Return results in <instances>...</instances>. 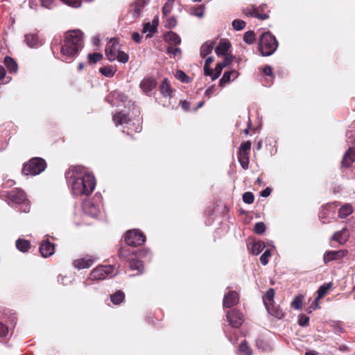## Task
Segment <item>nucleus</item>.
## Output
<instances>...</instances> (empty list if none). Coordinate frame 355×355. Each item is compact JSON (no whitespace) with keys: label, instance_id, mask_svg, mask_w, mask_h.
I'll return each mask as SVG.
<instances>
[{"label":"nucleus","instance_id":"nucleus-1","mask_svg":"<svg viewBox=\"0 0 355 355\" xmlns=\"http://www.w3.org/2000/svg\"><path fill=\"white\" fill-rule=\"evenodd\" d=\"M83 46V33L81 31L76 29L66 32L60 49L62 60L72 62Z\"/></svg>","mask_w":355,"mask_h":355},{"label":"nucleus","instance_id":"nucleus-2","mask_svg":"<svg viewBox=\"0 0 355 355\" xmlns=\"http://www.w3.org/2000/svg\"><path fill=\"white\" fill-rule=\"evenodd\" d=\"M71 180V189L74 196H89L96 187L94 175L83 171L80 167H75Z\"/></svg>","mask_w":355,"mask_h":355},{"label":"nucleus","instance_id":"nucleus-3","mask_svg":"<svg viewBox=\"0 0 355 355\" xmlns=\"http://www.w3.org/2000/svg\"><path fill=\"white\" fill-rule=\"evenodd\" d=\"M9 205L14 207L20 206V211L28 213L30 211V202L26 198L25 193L21 189H14L9 191L6 196Z\"/></svg>","mask_w":355,"mask_h":355},{"label":"nucleus","instance_id":"nucleus-4","mask_svg":"<svg viewBox=\"0 0 355 355\" xmlns=\"http://www.w3.org/2000/svg\"><path fill=\"white\" fill-rule=\"evenodd\" d=\"M277 46L278 42L275 37L270 32H266L261 35L259 42V49L263 56L271 55Z\"/></svg>","mask_w":355,"mask_h":355},{"label":"nucleus","instance_id":"nucleus-5","mask_svg":"<svg viewBox=\"0 0 355 355\" xmlns=\"http://www.w3.org/2000/svg\"><path fill=\"white\" fill-rule=\"evenodd\" d=\"M46 163L40 157H34L24 164L22 173L25 175H36L45 170Z\"/></svg>","mask_w":355,"mask_h":355},{"label":"nucleus","instance_id":"nucleus-6","mask_svg":"<svg viewBox=\"0 0 355 355\" xmlns=\"http://www.w3.org/2000/svg\"><path fill=\"white\" fill-rule=\"evenodd\" d=\"M114 272V267L111 265L98 266L92 270L89 275L92 280H103L108 277H112Z\"/></svg>","mask_w":355,"mask_h":355},{"label":"nucleus","instance_id":"nucleus-7","mask_svg":"<svg viewBox=\"0 0 355 355\" xmlns=\"http://www.w3.org/2000/svg\"><path fill=\"white\" fill-rule=\"evenodd\" d=\"M127 245L132 247L141 245L146 241V236L139 230H129L125 236Z\"/></svg>","mask_w":355,"mask_h":355},{"label":"nucleus","instance_id":"nucleus-8","mask_svg":"<svg viewBox=\"0 0 355 355\" xmlns=\"http://www.w3.org/2000/svg\"><path fill=\"white\" fill-rule=\"evenodd\" d=\"M119 51L120 45L118 41L115 39H111L106 44L105 55L110 61H114Z\"/></svg>","mask_w":355,"mask_h":355},{"label":"nucleus","instance_id":"nucleus-9","mask_svg":"<svg viewBox=\"0 0 355 355\" xmlns=\"http://www.w3.org/2000/svg\"><path fill=\"white\" fill-rule=\"evenodd\" d=\"M146 4V0H136L134 1L129 8V13L132 15V18H140Z\"/></svg>","mask_w":355,"mask_h":355},{"label":"nucleus","instance_id":"nucleus-10","mask_svg":"<svg viewBox=\"0 0 355 355\" xmlns=\"http://www.w3.org/2000/svg\"><path fill=\"white\" fill-rule=\"evenodd\" d=\"M96 260V257L87 255L85 257L75 259L73 261V266L78 270L88 268L94 263Z\"/></svg>","mask_w":355,"mask_h":355},{"label":"nucleus","instance_id":"nucleus-11","mask_svg":"<svg viewBox=\"0 0 355 355\" xmlns=\"http://www.w3.org/2000/svg\"><path fill=\"white\" fill-rule=\"evenodd\" d=\"M227 318L229 323L235 328L239 327L243 322V315L235 309L227 313Z\"/></svg>","mask_w":355,"mask_h":355},{"label":"nucleus","instance_id":"nucleus-12","mask_svg":"<svg viewBox=\"0 0 355 355\" xmlns=\"http://www.w3.org/2000/svg\"><path fill=\"white\" fill-rule=\"evenodd\" d=\"M239 294L234 291H230L224 295L223 305L225 308H231L239 302Z\"/></svg>","mask_w":355,"mask_h":355},{"label":"nucleus","instance_id":"nucleus-13","mask_svg":"<svg viewBox=\"0 0 355 355\" xmlns=\"http://www.w3.org/2000/svg\"><path fill=\"white\" fill-rule=\"evenodd\" d=\"M24 42L31 49H37L43 44L37 33H28L24 35Z\"/></svg>","mask_w":355,"mask_h":355},{"label":"nucleus","instance_id":"nucleus-14","mask_svg":"<svg viewBox=\"0 0 355 355\" xmlns=\"http://www.w3.org/2000/svg\"><path fill=\"white\" fill-rule=\"evenodd\" d=\"M83 209L86 215L91 217H96L99 213V207L92 200H86L83 203Z\"/></svg>","mask_w":355,"mask_h":355},{"label":"nucleus","instance_id":"nucleus-15","mask_svg":"<svg viewBox=\"0 0 355 355\" xmlns=\"http://www.w3.org/2000/svg\"><path fill=\"white\" fill-rule=\"evenodd\" d=\"M266 7V5L263 4L259 7V8H247L244 12L247 16L254 17L259 19H266L268 18V15L266 13H260L259 10L261 11H263L265 8Z\"/></svg>","mask_w":355,"mask_h":355},{"label":"nucleus","instance_id":"nucleus-16","mask_svg":"<svg viewBox=\"0 0 355 355\" xmlns=\"http://www.w3.org/2000/svg\"><path fill=\"white\" fill-rule=\"evenodd\" d=\"M40 252L43 257H48L53 254L54 244L51 243L49 239L43 240L40 246Z\"/></svg>","mask_w":355,"mask_h":355},{"label":"nucleus","instance_id":"nucleus-17","mask_svg":"<svg viewBox=\"0 0 355 355\" xmlns=\"http://www.w3.org/2000/svg\"><path fill=\"white\" fill-rule=\"evenodd\" d=\"M112 120L116 126L125 125L129 123L130 121V117L128 114L120 111L112 116Z\"/></svg>","mask_w":355,"mask_h":355},{"label":"nucleus","instance_id":"nucleus-18","mask_svg":"<svg viewBox=\"0 0 355 355\" xmlns=\"http://www.w3.org/2000/svg\"><path fill=\"white\" fill-rule=\"evenodd\" d=\"M349 237V234L348 230L345 227L341 230L335 232L331 236V240L338 241L340 244H344L348 241Z\"/></svg>","mask_w":355,"mask_h":355},{"label":"nucleus","instance_id":"nucleus-19","mask_svg":"<svg viewBox=\"0 0 355 355\" xmlns=\"http://www.w3.org/2000/svg\"><path fill=\"white\" fill-rule=\"evenodd\" d=\"M353 162H355V148H349L343 155L342 166L348 168Z\"/></svg>","mask_w":355,"mask_h":355},{"label":"nucleus","instance_id":"nucleus-20","mask_svg":"<svg viewBox=\"0 0 355 355\" xmlns=\"http://www.w3.org/2000/svg\"><path fill=\"white\" fill-rule=\"evenodd\" d=\"M156 85V81L152 78H146L143 79L139 85L140 88L146 94L153 89Z\"/></svg>","mask_w":355,"mask_h":355},{"label":"nucleus","instance_id":"nucleus-21","mask_svg":"<svg viewBox=\"0 0 355 355\" xmlns=\"http://www.w3.org/2000/svg\"><path fill=\"white\" fill-rule=\"evenodd\" d=\"M344 256V252L342 250L338 251H327L324 254L323 261L324 263H327L333 260L336 259L338 257Z\"/></svg>","mask_w":355,"mask_h":355},{"label":"nucleus","instance_id":"nucleus-22","mask_svg":"<svg viewBox=\"0 0 355 355\" xmlns=\"http://www.w3.org/2000/svg\"><path fill=\"white\" fill-rule=\"evenodd\" d=\"M238 75V72L235 70L225 71L220 80V86L224 87L226 83L236 78Z\"/></svg>","mask_w":355,"mask_h":355},{"label":"nucleus","instance_id":"nucleus-23","mask_svg":"<svg viewBox=\"0 0 355 355\" xmlns=\"http://www.w3.org/2000/svg\"><path fill=\"white\" fill-rule=\"evenodd\" d=\"M215 45V42L212 40H209L205 42L200 48V56L202 58H205L207 55H209L213 50Z\"/></svg>","mask_w":355,"mask_h":355},{"label":"nucleus","instance_id":"nucleus-24","mask_svg":"<svg viewBox=\"0 0 355 355\" xmlns=\"http://www.w3.org/2000/svg\"><path fill=\"white\" fill-rule=\"evenodd\" d=\"M354 211V208L351 204L345 203L341 206L338 211V216L340 218H346Z\"/></svg>","mask_w":355,"mask_h":355},{"label":"nucleus","instance_id":"nucleus-25","mask_svg":"<svg viewBox=\"0 0 355 355\" xmlns=\"http://www.w3.org/2000/svg\"><path fill=\"white\" fill-rule=\"evenodd\" d=\"M268 312L277 319H282L284 316V313L279 306H275L273 304L266 307Z\"/></svg>","mask_w":355,"mask_h":355},{"label":"nucleus","instance_id":"nucleus-26","mask_svg":"<svg viewBox=\"0 0 355 355\" xmlns=\"http://www.w3.org/2000/svg\"><path fill=\"white\" fill-rule=\"evenodd\" d=\"M230 47L228 41H220L215 49V52L218 55H225Z\"/></svg>","mask_w":355,"mask_h":355},{"label":"nucleus","instance_id":"nucleus-27","mask_svg":"<svg viewBox=\"0 0 355 355\" xmlns=\"http://www.w3.org/2000/svg\"><path fill=\"white\" fill-rule=\"evenodd\" d=\"M250 250L254 255H258L265 248L264 242L261 241H254L250 244Z\"/></svg>","mask_w":355,"mask_h":355},{"label":"nucleus","instance_id":"nucleus-28","mask_svg":"<svg viewBox=\"0 0 355 355\" xmlns=\"http://www.w3.org/2000/svg\"><path fill=\"white\" fill-rule=\"evenodd\" d=\"M157 21L153 20V23L148 22L144 24L143 28V32L148 33V37H152L153 34L157 31Z\"/></svg>","mask_w":355,"mask_h":355},{"label":"nucleus","instance_id":"nucleus-29","mask_svg":"<svg viewBox=\"0 0 355 355\" xmlns=\"http://www.w3.org/2000/svg\"><path fill=\"white\" fill-rule=\"evenodd\" d=\"M160 91L164 97H172V89L166 78L162 81L160 85Z\"/></svg>","mask_w":355,"mask_h":355},{"label":"nucleus","instance_id":"nucleus-30","mask_svg":"<svg viewBox=\"0 0 355 355\" xmlns=\"http://www.w3.org/2000/svg\"><path fill=\"white\" fill-rule=\"evenodd\" d=\"M275 296V290L273 288H269L263 297V301L265 306H268L273 304Z\"/></svg>","mask_w":355,"mask_h":355},{"label":"nucleus","instance_id":"nucleus-31","mask_svg":"<svg viewBox=\"0 0 355 355\" xmlns=\"http://www.w3.org/2000/svg\"><path fill=\"white\" fill-rule=\"evenodd\" d=\"M4 64L10 71V73H15L17 70V64L13 58L6 56L4 58Z\"/></svg>","mask_w":355,"mask_h":355},{"label":"nucleus","instance_id":"nucleus-32","mask_svg":"<svg viewBox=\"0 0 355 355\" xmlns=\"http://www.w3.org/2000/svg\"><path fill=\"white\" fill-rule=\"evenodd\" d=\"M16 248L19 251L26 252L31 248V243L28 240L19 239L16 241Z\"/></svg>","mask_w":355,"mask_h":355},{"label":"nucleus","instance_id":"nucleus-33","mask_svg":"<svg viewBox=\"0 0 355 355\" xmlns=\"http://www.w3.org/2000/svg\"><path fill=\"white\" fill-rule=\"evenodd\" d=\"M249 155L250 153H239V162L245 170L248 169L249 166Z\"/></svg>","mask_w":355,"mask_h":355},{"label":"nucleus","instance_id":"nucleus-34","mask_svg":"<svg viewBox=\"0 0 355 355\" xmlns=\"http://www.w3.org/2000/svg\"><path fill=\"white\" fill-rule=\"evenodd\" d=\"M125 297V294L121 291H118L115 293L110 295V300L114 304H119Z\"/></svg>","mask_w":355,"mask_h":355},{"label":"nucleus","instance_id":"nucleus-35","mask_svg":"<svg viewBox=\"0 0 355 355\" xmlns=\"http://www.w3.org/2000/svg\"><path fill=\"white\" fill-rule=\"evenodd\" d=\"M331 283H328L319 287L317 291L318 296L315 298V302H317L320 298L323 297V296L327 293L328 290L331 287Z\"/></svg>","mask_w":355,"mask_h":355},{"label":"nucleus","instance_id":"nucleus-36","mask_svg":"<svg viewBox=\"0 0 355 355\" xmlns=\"http://www.w3.org/2000/svg\"><path fill=\"white\" fill-rule=\"evenodd\" d=\"M99 72L106 77H113L115 74L116 69L112 67H103L99 69Z\"/></svg>","mask_w":355,"mask_h":355},{"label":"nucleus","instance_id":"nucleus-37","mask_svg":"<svg viewBox=\"0 0 355 355\" xmlns=\"http://www.w3.org/2000/svg\"><path fill=\"white\" fill-rule=\"evenodd\" d=\"M239 352L241 355H252V350L245 341L239 345Z\"/></svg>","mask_w":355,"mask_h":355},{"label":"nucleus","instance_id":"nucleus-38","mask_svg":"<svg viewBox=\"0 0 355 355\" xmlns=\"http://www.w3.org/2000/svg\"><path fill=\"white\" fill-rule=\"evenodd\" d=\"M130 267L132 270H136L141 272L144 269V264L141 261L133 259L130 261Z\"/></svg>","mask_w":355,"mask_h":355},{"label":"nucleus","instance_id":"nucleus-39","mask_svg":"<svg viewBox=\"0 0 355 355\" xmlns=\"http://www.w3.org/2000/svg\"><path fill=\"white\" fill-rule=\"evenodd\" d=\"M166 40L173 44H179L181 39L178 34L174 32H170L166 35Z\"/></svg>","mask_w":355,"mask_h":355},{"label":"nucleus","instance_id":"nucleus-40","mask_svg":"<svg viewBox=\"0 0 355 355\" xmlns=\"http://www.w3.org/2000/svg\"><path fill=\"white\" fill-rule=\"evenodd\" d=\"M174 0H168L162 8V13L164 16L169 15L172 10Z\"/></svg>","mask_w":355,"mask_h":355},{"label":"nucleus","instance_id":"nucleus-41","mask_svg":"<svg viewBox=\"0 0 355 355\" xmlns=\"http://www.w3.org/2000/svg\"><path fill=\"white\" fill-rule=\"evenodd\" d=\"M254 33L252 31H247L243 35V40L245 42L249 44H251L254 42Z\"/></svg>","mask_w":355,"mask_h":355},{"label":"nucleus","instance_id":"nucleus-42","mask_svg":"<svg viewBox=\"0 0 355 355\" xmlns=\"http://www.w3.org/2000/svg\"><path fill=\"white\" fill-rule=\"evenodd\" d=\"M175 77L183 83L190 82V78L182 71L178 70L175 73Z\"/></svg>","mask_w":355,"mask_h":355},{"label":"nucleus","instance_id":"nucleus-43","mask_svg":"<svg viewBox=\"0 0 355 355\" xmlns=\"http://www.w3.org/2000/svg\"><path fill=\"white\" fill-rule=\"evenodd\" d=\"M166 51L168 54L172 55L174 58L180 56L181 54V49L179 47H174L170 45L167 47Z\"/></svg>","mask_w":355,"mask_h":355},{"label":"nucleus","instance_id":"nucleus-44","mask_svg":"<svg viewBox=\"0 0 355 355\" xmlns=\"http://www.w3.org/2000/svg\"><path fill=\"white\" fill-rule=\"evenodd\" d=\"M87 58L92 63H96L97 62H98L101 60H102L103 55L101 53H89L87 55Z\"/></svg>","mask_w":355,"mask_h":355},{"label":"nucleus","instance_id":"nucleus-45","mask_svg":"<svg viewBox=\"0 0 355 355\" xmlns=\"http://www.w3.org/2000/svg\"><path fill=\"white\" fill-rule=\"evenodd\" d=\"M232 26L236 31L243 30L245 26V22L241 19H235L232 21Z\"/></svg>","mask_w":355,"mask_h":355},{"label":"nucleus","instance_id":"nucleus-46","mask_svg":"<svg viewBox=\"0 0 355 355\" xmlns=\"http://www.w3.org/2000/svg\"><path fill=\"white\" fill-rule=\"evenodd\" d=\"M254 231L257 234H262L266 231V225L263 222H258L255 223Z\"/></svg>","mask_w":355,"mask_h":355},{"label":"nucleus","instance_id":"nucleus-47","mask_svg":"<svg viewBox=\"0 0 355 355\" xmlns=\"http://www.w3.org/2000/svg\"><path fill=\"white\" fill-rule=\"evenodd\" d=\"M63 3L73 8H80L82 5L81 0H60Z\"/></svg>","mask_w":355,"mask_h":355},{"label":"nucleus","instance_id":"nucleus-48","mask_svg":"<svg viewBox=\"0 0 355 355\" xmlns=\"http://www.w3.org/2000/svg\"><path fill=\"white\" fill-rule=\"evenodd\" d=\"M271 256V252L270 249H267L260 257V261L262 265L266 266L268 264L269 260L268 258Z\"/></svg>","mask_w":355,"mask_h":355},{"label":"nucleus","instance_id":"nucleus-49","mask_svg":"<svg viewBox=\"0 0 355 355\" xmlns=\"http://www.w3.org/2000/svg\"><path fill=\"white\" fill-rule=\"evenodd\" d=\"M250 148H251V142L250 141H247L241 144L239 153H250Z\"/></svg>","mask_w":355,"mask_h":355},{"label":"nucleus","instance_id":"nucleus-50","mask_svg":"<svg viewBox=\"0 0 355 355\" xmlns=\"http://www.w3.org/2000/svg\"><path fill=\"white\" fill-rule=\"evenodd\" d=\"M116 55L117 58L116 60H117L119 62L125 64L128 62L129 56L126 53L119 51Z\"/></svg>","mask_w":355,"mask_h":355},{"label":"nucleus","instance_id":"nucleus-51","mask_svg":"<svg viewBox=\"0 0 355 355\" xmlns=\"http://www.w3.org/2000/svg\"><path fill=\"white\" fill-rule=\"evenodd\" d=\"M254 197L252 193L245 192L243 194V200L248 204H252L254 202Z\"/></svg>","mask_w":355,"mask_h":355},{"label":"nucleus","instance_id":"nucleus-52","mask_svg":"<svg viewBox=\"0 0 355 355\" xmlns=\"http://www.w3.org/2000/svg\"><path fill=\"white\" fill-rule=\"evenodd\" d=\"M291 306L297 310L301 309L302 307V300L300 297H295L291 302Z\"/></svg>","mask_w":355,"mask_h":355},{"label":"nucleus","instance_id":"nucleus-53","mask_svg":"<svg viewBox=\"0 0 355 355\" xmlns=\"http://www.w3.org/2000/svg\"><path fill=\"white\" fill-rule=\"evenodd\" d=\"M222 70H223V68L219 64H217L214 70L212 71V75L211 76V80H214L217 79L220 76Z\"/></svg>","mask_w":355,"mask_h":355},{"label":"nucleus","instance_id":"nucleus-54","mask_svg":"<svg viewBox=\"0 0 355 355\" xmlns=\"http://www.w3.org/2000/svg\"><path fill=\"white\" fill-rule=\"evenodd\" d=\"M309 318L305 315H300L299 317L298 324L302 327L309 325Z\"/></svg>","mask_w":355,"mask_h":355},{"label":"nucleus","instance_id":"nucleus-55","mask_svg":"<svg viewBox=\"0 0 355 355\" xmlns=\"http://www.w3.org/2000/svg\"><path fill=\"white\" fill-rule=\"evenodd\" d=\"M176 25H177V20L174 17H169L168 19H167L166 23V27L167 28H169V29L173 28L174 27H175Z\"/></svg>","mask_w":355,"mask_h":355},{"label":"nucleus","instance_id":"nucleus-56","mask_svg":"<svg viewBox=\"0 0 355 355\" xmlns=\"http://www.w3.org/2000/svg\"><path fill=\"white\" fill-rule=\"evenodd\" d=\"M55 0H40L41 6L47 9H51Z\"/></svg>","mask_w":355,"mask_h":355},{"label":"nucleus","instance_id":"nucleus-57","mask_svg":"<svg viewBox=\"0 0 355 355\" xmlns=\"http://www.w3.org/2000/svg\"><path fill=\"white\" fill-rule=\"evenodd\" d=\"M192 14L198 17H202L204 15V8L198 7L193 9Z\"/></svg>","mask_w":355,"mask_h":355},{"label":"nucleus","instance_id":"nucleus-58","mask_svg":"<svg viewBox=\"0 0 355 355\" xmlns=\"http://www.w3.org/2000/svg\"><path fill=\"white\" fill-rule=\"evenodd\" d=\"M8 327L3 323L0 322V337H5L8 334Z\"/></svg>","mask_w":355,"mask_h":355},{"label":"nucleus","instance_id":"nucleus-59","mask_svg":"<svg viewBox=\"0 0 355 355\" xmlns=\"http://www.w3.org/2000/svg\"><path fill=\"white\" fill-rule=\"evenodd\" d=\"M132 38L137 43H140V42L141 40V37L140 34L137 32H134L132 33Z\"/></svg>","mask_w":355,"mask_h":355},{"label":"nucleus","instance_id":"nucleus-60","mask_svg":"<svg viewBox=\"0 0 355 355\" xmlns=\"http://www.w3.org/2000/svg\"><path fill=\"white\" fill-rule=\"evenodd\" d=\"M204 72L206 76H211L212 75V70L210 68V65L205 64L204 65Z\"/></svg>","mask_w":355,"mask_h":355},{"label":"nucleus","instance_id":"nucleus-61","mask_svg":"<svg viewBox=\"0 0 355 355\" xmlns=\"http://www.w3.org/2000/svg\"><path fill=\"white\" fill-rule=\"evenodd\" d=\"M263 73L267 76H272V68L270 66H266L263 69Z\"/></svg>","mask_w":355,"mask_h":355},{"label":"nucleus","instance_id":"nucleus-62","mask_svg":"<svg viewBox=\"0 0 355 355\" xmlns=\"http://www.w3.org/2000/svg\"><path fill=\"white\" fill-rule=\"evenodd\" d=\"M270 193H271V189H270L269 187H266L265 189H263L261 191V196L263 197H268L270 196Z\"/></svg>","mask_w":355,"mask_h":355},{"label":"nucleus","instance_id":"nucleus-63","mask_svg":"<svg viewBox=\"0 0 355 355\" xmlns=\"http://www.w3.org/2000/svg\"><path fill=\"white\" fill-rule=\"evenodd\" d=\"M230 61L227 58H225L222 62L218 63L223 69L230 64Z\"/></svg>","mask_w":355,"mask_h":355},{"label":"nucleus","instance_id":"nucleus-64","mask_svg":"<svg viewBox=\"0 0 355 355\" xmlns=\"http://www.w3.org/2000/svg\"><path fill=\"white\" fill-rule=\"evenodd\" d=\"M180 105L184 110H188L189 109V103L186 101L180 102Z\"/></svg>","mask_w":355,"mask_h":355}]
</instances>
